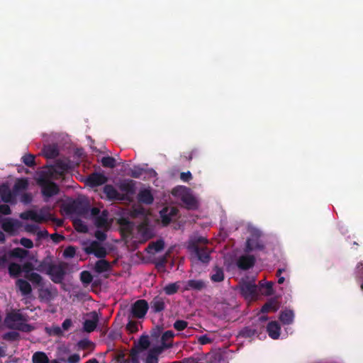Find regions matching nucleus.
I'll return each instance as SVG.
<instances>
[{
  "instance_id": "1",
  "label": "nucleus",
  "mask_w": 363,
  "mask_h": 363,
  "mask_svg": "<svg viewBox=\"0 0 363 363\" xmlns=\"http://www.w3.org/2000/svg\"><path fill=\"white\" fill-rule=\"evenodd\" d=\"M132 209L126 210L121 208L120 212L122 215L118 220L117 223L120 225L121 230L126 233H130L134 228V223L129 218L140 219V223L138 225L139 230L145 229L149 223L150 211L145 209L143 206H131Z\"/></svg>"
},
{
  "instance_id": "2",
  "label": "nucleus",
  "mask_w": 363,
  "mask_h": 363,
  "mask_svg": "<svg viewBox=\"0 0 363 363\" xmlns=\"http://www.w3.org/2000/svg\"><path fill=\"white\" fill-rule=\"evenodd\" d=\"M239 291L247 301H255L262 296L272 294V281L265 284L261 281L257 285L255 281H242L239 283Z\"/></svg>"
},
{
  "instance_id": "3",
  "label": "nucleus",
  "mask_w": 363,
  "mask_h": 363,
  "mask_svg": "<svg viewBox=\"0 0 363 363\" xmlns=\"http://www.w3.org/2000/svg\"><path fill=\"white\" fill-rule=\"evenodd\" d=\"M29 182L26 178L18 179L11 189L7 183H3L0 185V197L3 202L6 203L14 204L16 203L18 195L23 190H27Z\"/></svg>"
},
{
  "instance_id": "4",
  "label": "nucleus",
  "mask_w": 363,
  "mask_h": 363,
  "mask_svg": "<svg viewBox=\"0 0 363 363\" xmlns=\"http://www.w3.org/2000/svg\"><path fill=\"white\" fill-rule=\"evenodd\" d=\"M208 240L202 236H194L191 238L187 242V249L200 262L208 264L211 260V251L206 245Z\"/></svg>"
},
{
  "instance_id": "5",
  "label": "nucleus",
  "mask_w": 363,
  "mask_h": 363,
  "mask_svg": "<svg viewBox=\"0 0 363 363\" xmlns=\"http://www.w3.org/2000/svg\"><path fill=\"white\" fill-rule=\"evenodd\" d=\"M28 316L19 311H11L8 313L5 317L4 323L9 329H15L25 333L33 330L34 327L30 324L26 323Z\"/></svg>"
},
{
  "instance_id": "6",
  "label": "nucleus",
  "mask_w": 363,
  "mask_h": 363,
  "mask_svg": "<svg viewBox=\"0 0 363 363\" xmlns=\"http://www.w3.org/2000/svg\"><path fill=\"white\" fill-rule=\"evenodd\" d=\"M91 206H61V211L70 216H80L86 219H91L93 216L100 213V209Z\"/></svg>"
},
{
  "instance_id": "7",
  "label": "nucleus",
  "mask_w": 363,
  "mask_h": 363,
  "mask_svg": "<svg viewBox=\"0 0 363 363\" xmlns=\"http://www.w3.org/2000/svg\"><path fill=\"white\" fill-rule=\"evenodd\" d=\"M271 311H272V298L268 299L267 302L262 307L256 325L259 327L261 331L265 330L272 338V320H269V317L264 314Z\"/></svg>"
},
{
  "instance_id": "8",
  "label": "nucleus",
  "mask_w": 363,
  "mask_h": 363,
  "mask_svg": "<svg viewBox=\"0 0 363 363\" xmlns=\"http://www.w3.org/2000/svg\"><path fill=\"white\" fill-rule=\"evenodd\" d=\"M136 181L130 179H123L117 184V187L121 191V197H123L122 201L132 202L133 201L136 193Z\"/></svg>"
},
{
  "instance_id": "9",
  "label": "nucleus",
  "mask_w": 363,
  "mask_h": 363,
  "mask_svg": "<svg viewBox=\"0 0 363 363\" xmlns=\"http://www.w3.org/2000/svg\"><path fill=\"white\" fill-rule=\"evenodd\" d=\"M50 208L43 207L39 211L35 210L26 211L20 214V218L23 220H30L38 223H41L51 219Z\"/></svg>"
},
{
  "instance_id": "10",
  "label": "nucleus",
  "mask_w": 363,
  "mask_h": 363,
  "mask_svg": "<svg viewBox=\"0 0 363 363\" xmlns=\"http://www.w3.org/2000/svg\"><path fill=\"white\" fill-rule=\"evenodd\" d=\"M262 233L260 230L252 228L250 230V235L246 240L245 252L249 253L255 250H262L264 247L261 240Z\"/></svg>"
},
{
  "instance_id": "11",
  "label": "nucleus",
  "mask_w": 363,
  "mask_h": 363,
  "mask_svg": "<svg viewBox=\"0 0 363 363\" xmlns=\"http://www.w3.org/2000/svg\"><path fill=\"white\" fill-rule=\"evenodd\" d=\"M65 267L66 264L63 262L59 264L48 263L46 264V273L54 283L60 284L66 274Z\"/></svg>"
},
{
  "instance_id": "12",
  "label": "nucleus",
  "mask_w": 363,
  "mask_h": 363,
  "mask_svg": "<svg viewBox=\"0 0 363 363\" xmlns=\"http://www.w3.org/2000/svg\"><path fill=\"white\" fill-rule=\"evenodd\" d=\"M41 188V193L43 197V201L46 203L49 202L50 198L59 193L58 186L53 182L47 179L42 178L38 182Z\"/></svg>"
},
{
  "instance_id": "13",
  "label": "nucleus",
  "mask_w": 363,
  "mask_h": 363,
  "mask_svg": "<svg viewBox=\"0 0 363 363\" xmlns=\"http://www.w3.org/2000/svg\"><path fill=\"white\" fill-rule=\"evenodd\" d=\"M178 212L179 210L176 206H164V207L160 211L162 225H168L174 219L176 218Z\"/></svg>"
},
{
  "instance_id": "14",
  "label": "nucleus",
  "mask_w": 363,
  "mask_h": 363,
  "mask_svg": "<svg viewBox=\"0 0 363 363\" xmlns=\"http://www.w3.org/2000/svg\"><path fill=\"white\" fill-rule=\"evenodd\" d=\"M138 204H152L154 201L153 189L151 186H143L137 194Z\"/></svg>"
},
{
  "instance_id": "15",
  "label": "nucleus",
  "mask_w": 363,
  "mask_h": 363,
  "mask_svg": "<svg viewBox=\"0 0 363 363\" xmlns=\"http://www.w3.org/2000/svg\"><path fill=\"white\" fill-rule=\"evenodd\" d=\"M91 219L94 220L95 226L98 228H101L105 230H108L112 224V220H108V212L107 210H104L101 213L93 216Z\"/></svg>"
},
{
  "instance_id": "16",
  "label": "nucleus",
  "mask_w": 363,
  "mask_h": 363,
  "mask_svg": "<svg viewBox=\"0 0 363 363\" xmlns=\"http://www.w3.org/2000/svg\"><path fill=\"white\" fill-rule=\"evenodd\" d=\"M148 310V303L144 299L136 301L131 307V313L133 317L137 318H143Z\"/></svg>"
},
{
  "instance_id": "17",
  "label": "nucleus",
  "mask_w": 363,
  "mask_h": 363,
  "mask_svg": "<svg viewBox=\"0 0 363 363\" xmlns=\"http://www.w3.org/2000/svg\"><path fill=\"white\" fill-rule=\"evenodd\" d=\"M84 252L87 255L94 254L96 257L100 258V259L104 258L107 255L105 247L101 246V244L96 240L92 241L89 246L86 247Z\"/></svg>"
},
{
  "instance_id": "18",
  "label": "nucleus",
  "mask_w": 363,
  "mask_h": 363,
  "mask_svg": "<svg viewBox=\"0 0 363 363\" xmlns=\"http://www.w3.org/2000/svg\"><path fill=\"white\" fill-rule=\"evenodd\" d=\"M108 178L101 173L94 172L89 174L86 179V184L90 187H97L106 184Z\"/></svg>"
},
{
  "instance_id": "19",
  "label": "nucleus",
  "mask_w": 363,
  "mask_h": 363,
  "mask_svg": "<svg viewBox=\"0 0 363 363\" xmlns=\"http://www.w3.org/2000/svg\"><path fill=\"white\" fill-rule=\"evenodd\" d=\"M1 227L5 232L11 235H15L21 227V223L16 219L6 218L3 221Z\"/></svg>"
},
{
  "instance_id": "20",
  "label": "nucleus",
  "mask_w": 363,
  "mask_h": 363,
  "mask_svg": "<svg viewBox=\"0 0 363 363\" xmlns=\"http://www.w3.org/2000/svg\"><path fill=\"white\" fill-rule=\"evenodd\" d=\"M255 263V257L253 255H241L236 262L237 267L242 270H247L252 268Z\"/></svg>"
},
{
  "instance_id": "21",
  "label": "nucleus",
  "mask_w": 363,
  "mask_h": 363,
  "mask_svg": "<svg viewBox=\"0 0 363 363\" xmlns=\"http://www.w3.org/2000/svg\"><path fill=\"white\" fill-rule=\"evenodd\" d=\"M206 287V284L201 279H189L186 282L183 291H202Z\"/></svg>"
},
{
  "instance_id": "22",
  "label": "nucleus",
  "mask_w": 363,
  "mask_h": 363,
  "mask_svg": "<svg viewBox=\"0 0 363 363\" xmlns=\"http://www.w3.org/2000/svg\"><path fill=\"white\" fill-rule=\"evenodd\" d=\"M104 193L110 201H121V193L111 184H106L104 186Z\"/></svg>"
},
{
  "instance_id": "23",
  "label": "nucleus",
  "mask_w": 363,
  "mask_h": 363,
  "mask_svg": "<svg viewBox=\"0 0 363 363\" xmlns=\"http://www.w3.org/2000/svg\"><path fill=\"white\" fill-rule=\"evenodd\" d=\"M164 298L157 296L150 301V308L155 313H160L165 308Z\"/></svg>"
},
{
  "instance_id": "24",
  "label": "nucleus",
  "mask_w": 363,
  "mask_h": 363,
  "mask_svg": "<svg viewBox=\"0 0 363 363\" xmlns=\"http://www.w3.org/2000/svg\"><path fill=\"white\" fill-rule=\"evenodd\" d=\"M186 189L182 186H177L172 189V194L175 196L181 197L182 200L184 202V204H195L194 203V199L191 196L186 195Z\"/></svg>"
},
{
  "instance_id": "25",
  "label": "nucleus",
  "mask_w": 363,
  "mask_h": 363,
  "mask_svg": "<svg viewBox=\"0 0 363 363\" xmlns=\"http://www.w3.org/2000/svg\"><path fill=\"white\" fill-rule=\"evenodd\" d=\"M99 317L96 312L93 313L92 318L85 320L83 323V329L86 333L93 332L97 326Z\"/></svg>"
},
{
  "instance_id": "26",
  "label": "nucleus",
  "mask_w": 363,
  "mask_h": 363,
  "mask_svg": "<svg viewBox=\"0 0 363 363\" xmlns=\"http://www.w3.org/2000/svg\"><path fill=\"white\" fill-rule=\"evenodd\" d=\"M16 286L18 288L23 296H28L32 292V287L30 284L25 279H17L16 281Z\"/></svg>"
},
{
  "instance_id": "27",
  "label": "nucleus",
  "mask_w": 363,
  "mask_h": 363,
  "mask_svg": "<svg viewBox=\"0 0 363 363\" xmlns=\"http://www.w3.org/2000/svg\"><path fill=\"white\" fill-rule=\"evenodd\" d=\"M261 334H262V331L260 330V332H259L257 328H253L252 327L247 326V327L243 328L241 330H240V332L238 333V336L242 337L248 338V337H251L255 335H257L259 336Z\"/></svg>"
},
{
  "instance_id": "28",
  "label": "nucleus",
  "mask_w": 363,
  "mask_h": 363,
  "mask_svg": "<svg viewBox=\"0 0 363 363\" xmlns=\"http://www.w3.org/2000/svg\"><path fill=\"white\" fill-rule=\"evenodd\" d=\"M294 312L289 309L282 311L279 315V320L284 325L291 324L294 320Z\"/></svg>"
},
{
  "instance_id": "29",
  "label": "nucleus",
  "mask_w": 363,
  "mask_h": 363,
  "mask_svg": "<svg viewBox=\"0 0 363 363\" xmlns=\"http://www.w3.org/2000/svg\"><path fill=\"white\" fill-rule=\"evenodd\" d=\"M224 279L223 269L218 266H215L213 268L211 274V280L213 282H220Z\"/></svg>"
},
{
  "instance_id": "30",
  "label": "nucleus",
  "mask_w": 363,
  "mask_h": 363,
  "mask_svg": "<svg viewBox=\"0 0 363 363\" xmlns=\"http://www.w3.org/2000/svg\"><path fill=\"white\" fill-rule=\"evenodd\" d=\"M43 154L46 158L55 159L59 155V150L56 145H49L43 148Z\"/></svg>"
},
{
  "instance_id": "31",
  "label": "nucleus",
  "mask_w": 363,
  "mask_h": 363,
  "mask_svg": "<svg viewBox=\"0 0 363 363\" xmlns=\"http://www.w3.org/2000/svg\"><path fill=\"white\" fill-rule=\"evenodd\" d=\"M172 347V342H169V343H162L161 342V345H159V346H157V347H152V349H150L148 352V353H150V354L152 355H155V357H157L158 358L159 355L160 354L162 353V352L165 350V349H169V348H171Z\"/></svg>"
},
{
  "instance_id": "32",
  "label": "nucleus",
  "mask_w": 363,
  "mask_h": 363,
  "mask_svg": "<svg viewBox=\"0 0 363 363\" xmlns=\"http://www.w3.org/2000/svg\"><path fill=\"white\" fill-rule=\"evenodd\" d=\"M110 268H111L110 263L104 259H101L98 260L96 262L95 267H94L95 271L99 274L108 271L110 269Z\"/></svg>"
},
{
  "instance_id": "33",
  "label": "nucleus",
  "mask_w": 363,
  "mask_h": 363,
  "mask_svg": "<svg viewBox=\"0 0 363 363\" xmlns=\"http://www.w3.org/2000/svg\"><path fill=\"white\" fill-rule=\"evenodd\" d=\"M179 289V283H169L163 287V291L166 295L171 296L177 294Z\"/></svg>"
},
{
  "instance_id": "34",
  "label": "nucleus",
  "mask_w": 363,
  "mask_h": 363,
  "mask_svg": "<svg viewBox=\"0 0 363 363\" xmlns=\"http://www.w3.org/2000/svg\"><path fill=\"white\" fill-rule=\"evenodd\" d=\"M24 277L30 281L33 284L37 286L42 285L43 278L39 274L36 272L24 274Z\"/></svg>"
},
{
  "instance_id": "35",
  "label": "nucleus",
  "mask_w": 363,
  "mask_h": 363,
  "mask_svg": "<svg viewBox=\"0 0 363 363\" xmlns=\"http://www.w3.org/2000/svg\"><path fill=\"white\" fill-rule=\"evenodd\" d=\"M33 363H49V359L43 352H36L32 357Z\"/></svg>"
},
{
  "instance_id": "36",
  "label": "nucleus",
  "mask_w": 363,
  "mask_h": 363,
  "mask_svg": "<svg viewBox=\"0 0 363 363\" xmlns=\"http://www.w3.org/2000/svg\"><path fill=\"white\" fill-rule=\"evenodd\" d=\"M73 217V224L75 227V229L79 233H87L88 231V227L86 224L84 223V222L80 219L75 216Z\"/></svg>"
},
{
  "instance_id": "37",
  "label": "nucleus",
  "mask_w": 363,
  "mask_h": 363,
  "mask_svg": "<svg viewBox=\"0 0 363 363\" xmlns=\"http://www.w3.org/2000/svg\"><path fill=\"white\" fill-rule=\"evenodd\" d=\"M22 272L21 266L17 263H11L9 265V273L12 277H18Z\"/></svg>"
},
{
  "instance_id": "38",
  "label": "nucleus",
  "mask_w": 363,
  "mask_h": 363,
  "mask_svg": "<svg viewBox=\"0 0 363 363\" xmlns=\"http://www.w3.org/2000/svg\"><path fill=\"white\" fill-rule=\"evenodd\" d=\"M164 247V242L162 239L157 240L155 242H152L149 244L148 248L153 250L155 252L162 251Z\"/></svg>"
},
{
  "instance_id": "39",
  "label": "nucleus",
  "mask_w": 363,
  "mask_h": 363,
  "mask_svg": "<svg viewBox=\"0 0 363 363\" xmlns=\"http://www.w3.org/2000/svg\"><path fill=\"white\" fill-rule=\"evenodd\" d=\"M150 345L149 337L147 335H142L138 341V348L140 351L147 350Z\"/></svg>"
},
{
  "instance_id": "40",
  "label": "nucleus",
  "mask_w": 363,
  "mask_h": 363,
  "mask_svg": "<svg viewBox=\"0 0 363 363\" xmlns=\"http://www.w3.org/2000/svg\"><path fill=\"white\" fill-rule=\"evenodd\" d=\"M26 190H23L18 195L20 202L23 204H30L33 201V196L31 193L26 192Z\"/></svg>"
},
{
  "instance_id": "41",
  "label": "nucleus",
  "mask_w": 363,
  "mask_h": 363,
  "mask_svg": "<svg viewBox=\"0 0 363 363\" xmlns=\"http://www.w3.org/2000/svg\"><path fill=\"white\" fill-rule=\"evenodd\" d=\"M116 161L114 157L107 156L101 159V164L104 167L114 168L116 167Z\"/></svg>"
},
{
  "instance_id": "42",
  "label": "nucleus",
  "mask_w": 363,
  "mask_h": 363,
  "mask_svg": "<svg viewBox=\"0 0 363 363\" xmlns=\"http://www.w3.org/2000/svg\"><path fill=\"white\" fill-rule=\"evenodd\" d=\"M2 338L4 340L11 341V342L17 341V340H19V339H20V334H19V333H18L16 331H9V332L4 333L2 336Z\"/></svg>"
},
{
  "instance_id": "43",
  "label": "nucleus",
  "mask_w": 363,
  "mask_h": 363,
  "mask_svg": "<svg viewBox=\"0 0 363 363\" xmlns=\"http://www.w3.org/2000/svg\"><path fill=\"white\" fill-rule=\"evenodd\" d=\"M145 170L140 166H134L133 168L130 169L129 175L135 179H139Z\"/></svg>"
},
{
  "instance_id": "44",
  "label": "nucleus",
  "mask_w": 363,
  "mask_h": 363,
  "mask_svg": "<svg viewBox=\"0 0 363 363\" xmlns=\"http://www.w3.org/2000/svg\"><path fill=\"white\" fill-rule=\"evenodd\" d=\"M28 251L25 249L21 248V247H16L14 248L11 251V255L13 257L16 258H24L27 256Z\"/></svg>"
},
{
  "instance_id": "45",
  "label": "nucleus",
  "mask_w": 363,
  "mask_h": 363,
  "mask_svg": "<svg viewBox=\"0 0 363 363\" xmlns=\"http://www.w3.org/2000/svg\"><path fill=\"white\" fill-rule=\"evenodd\" d=\"M79 348L82 350L93 349L94 347V343L88 339H82L77 343Z\"/></svg>"
},
{
  "instance_id": "46",
  "label": "nucleus",
  "mask_w": 363,
  "mask_h": 363,
  "mask_svg": "<svg viewBox=\"0 0 363 363\" xmlns=\"http://www.w3.org/2000/svg\"><path fill=\"white\" fill-rule=\"evenodd\" d=\"M23 162L29 167H33L35 164V156L32 154H27L22 157Z\"/></svg>"
},
{
  "instance_id": "47",
  "label": "nucleus",
  "mask_w": 363,
  "mask_h": 363,
  "mask_svg": "<svg viewBox=\"0 0 363 363\" xmlns=\"http://www.w3.org/2000/svg\"><path fill=\"white\" fill-rule=\"evenodd\" d=\"M80 280L83 284H89L93 280V277L89 271H82L80 273Z\"/></svg>"
},
{
  "instance_id": "48",
  "label": "nucleus",
  "mask_w": 363,
  "mask_h": 363,
  "mask_svg": "<svg viewBox=\"0 0 363 363\" xmlns=\"http://www.w3.org/2000/svg\"><path fill=\"white\" fill-rule=\"evenodd\" d=\"M174 337V333L172 330H167L165 331L162 337H161V342L163 343H169L170 342H172V340Z\"/></svg>"
},
{
  "instance_id": "49",
  "label": "nucleus",
  "mask_w": 363,
  "mask_h": 363,
  "mask_svg": "<svg viewBox=\"0 0 363 363\" xmlns=\"http://www.w3.org/2000/svg\"><path fill=\"white\" fill-rule=\"evenodd\" d=\"M174 328L177 331H182L188 326V322L183 320H177L174 323Z\"/></svg>"
},
{
  "instance_id": "50",
  "label": "nucleus",
  "mask_w": 363,
  "mask_h": 363,
  "mask_svg": "<svg viewBox=\"0 0 363 363\" xmlns=\"http://www.w3.org/2000/svg\"><path fill=\"white\" fill-rule=\"evenodd\" d=\"M76 254V249L73 246L67 247L63 252V257L65 258H73Z\"/></svg>"
},
{
  "instance_id": "51",
  "label": "nucleus",
  "mask_w": 363,
  "mask_h": 363,
  "mask_svg": "<svg viewBox=\"0 0 363 363\" xmlns=\"http://www.w3.org/2000/svg\"><path fill=\"white\" fill-rule=\"evenodd\" d=\"M286 336V333H280V326L279 325L274 321V340L278 339L279 337H285Z\"/></svg>"
},
{
  "instance_id": "52",
  "label": "nucleus",
  "mask_w": 363,
  "mask_h": 363,
  "mask_svg": "<svg viewBox=\"0 0 363 363\" xmlns=\"http://www.w3.org/2000/svg\"><path fill=\"white\" fill-rule=\"evenodd\" d=\"M126 330L130 333H135L138 330V324L133 320H129L126 325Z\"/></svg>"
},
{
  "instance_id": "53",
  "label": "nucleus",
  "mask_w": 363,
  "mask_h": 363,
  "mask_svg": "<svg viewBox=\"0 0 363 363\" xmlns=\"http://www.w3.org/2000/svg\"><path fill=\"white\" fill-rule=\"evenodd\" d=\"M21 269L22 272H24V274H30L33 272L34 266L31 262H27L21 266Z\"/></svg>"
},
{
  "instance_id": "54",
  "label": "nucleus",
  "mask_w": 363,
  "mask_h": 363,
  "mask_svg": "<svg viewBox=\"0 0 363 363\" xmlns=\"http://www.w3.org/2000/svg\"><path fill=\"white\" fill-rule=\"evenodd\" d=\"M66 204H90L88 199L85 197H79L75 200H73L72 201H69Z\"/></svg>"
},
{
  "instance_id": "55",
  "label": "nucleus",
  "mask_w": 363,
  "mask_h": 363,
  "mask_svg": "<svg viewBox=\"0 0 363 363\" xmlns=\"http://www.w3.org/2000/svg\"><path fill=\"white\" fill-rule=\"evenodd\" d=\"M20 243L21 245H23L24 247L26 248H28V249H30L33 247V241L29 239V238H22L21 240H20Z\"/></svg>"
},
{
  "instance_id": "56",
  "label": "nucleus",
  "mask_w": 363,
  "mask_h": 363,
  "mask_svg": "<svg viewBox=\"0 0 363 363\" xmlns=\"http://www.w3.org/2000/svg\"><path fill=\"white\" fill-rule=\"evenodd\" d=\"M94 236L98 240H99L101 242L105 241L107 238V235H106V233L104 231L99 230H96V232L94 233Z\"/></svg>"
},
{
  "instance_id": "57",
  "label": "nucleus",
  "mask_w": 363,
  "mask_h": 363,
  "mask_svg": "<svg viewBox=\"0 0 363 363\" xmlns=\"http://www.w3.org/2000/svg\"><path fill=\"white\" fill-rule=\"evenodd\" d=\"M211 342L212 340L207 335H203L198 337V342L201 345L211 343Z\"/></svg>"
},
{
  "instance_id": "58",
  "label": "nucleus",
  "mask_w": 363,
  "mask_h": 363,
  "mask_svg": "<svg viewBox=\"0 0 363 363\" xmlns=\"http://www.w3.org/2000/svg\"><path fill=\"white\" fill-rule=\"evenodd\" d=\"M284 273V275H287L286 270L285 269H279L277 270V276L278 277V283L283 284L285 280V277L281 276V274Z\"/></svg>"
},
{
  "instance_id": "59",
  "label": "nucleus",
  "mask_w": 363,
  "mask_h": 363,
  "mask_svg": "<svg viewBox=\"0 0 363 363\" xmlns=\"http://www.w3.org/2000/svg\"><path fill=\"white\" fill-rule=\"evenodd\" d=\"M180 179L183 182H187L192 179L191 173L189 171L186 172H182L180 174Z\"/></svg>"
},
{
  "instance_id": "60",
  "label": "nucleus",
  "mask_w": 363,
  "mask_h": 363,
  "mask_svg": "<svg viewBox=\"0 0 363 363\" xmlns=\"http://www.w3.org/2000/svg\"><path fill=\"white\" fill-rule=\"evenodd\" d=\"M80 360V357L78 354H73L72 355H70L67 360V362L68 363H78Z\"/></svg>"
},
{
  "instance_id": "61",
  "label": "nucleus",
  "mask_w": 363,
  "mask_h": 363,
  "mask_svg": "<svg viewBox=\"0 0 363 363\" xmlns=\"http://www.w3.org/2000/svg\"><path fill=\"white\" fill-rule=\"evenodd\" d=\"M159 359L155 355H152L150 353L147 354L145 359V363H158Z\"/></svg>"
},
{
  "instance_id": "62",
  "label": "nucleus",
  "mask_w": 363,
  "mask_h": 363,
  "mask_svg": "<svg viewBox=\"0 0 363 363\" xmlns=\"http://www.w3.org/2000/svg\"><path fill=\"white\" fill-rule=\"evenodd\" d=\"M51 239L53 242L57 243L60 241L63 240L65 239V237L63 235H59L57 233H54L50 235Z\"/></svg>"
},
{
  "instance_id": "63",
  "label": "nucleus",
  "mask_w": 363,
  "mask_h": 363,
  "mask_svg": "<svg viewBox=\"0 0 363 363\" xmlns=\"http://www.w3.org/2000/svg\"><path fill=\"white\" fill-rule=\"evenodd\" d=\"M72 324V322L71 319L67 318L63 321L62 324V328H63V330H67L71 327Z\"/></svg>"
},
{
  "instance_id": "64",
  "label": "nucleus",
  "mask_w": 363,
  "mask_h": 363,
  "mask_svg": "<svg viewBox=\"0 0 363 363\" xmlns=\"http://www.w3.org/2000/svg\"><path fill=\"white\" fill-rule=\"evenodd\" d=\"M0 211L5 215L11 213L10 206H0Z\"/></svg>"
}]
</instances>
